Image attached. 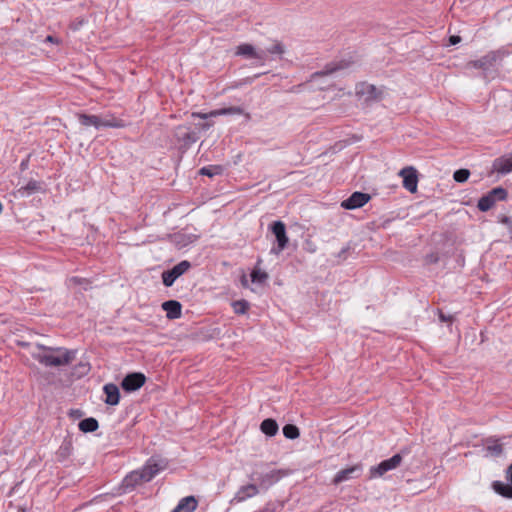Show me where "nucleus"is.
Instances as JSON below:
<instances>
[{
    "label": "nucleus",
    "instance_id": "obj_1",
    "mask_svg": "<svg viewBox=\"0 0 512 512\" xmlns=\"http://www.w3.org/2000/svg\"><path fill=\"white\" fill-rule=\"evenodd\" d=\"M76 350L64 347H49L36 344L31 356L45 367H61L71 364L76 358Z\"/></svg>",
    "mask_w": 512,
    "mask_h": 512
},
{
    "label": "nucleus",
    "instance_id": "obj_2",
    "mask_svg": "<svg viewBox=\"0 0 512 512\" xmlns=\"http://www.w3.org/2000/svg\"><path fill=\"white\" fill-rule=\"evenodd\" d=\"M402 462L400 453L393 455L391 458L383 460L376 466L370 468V477L376 478L383 476L386 472L396 469Z\"/></svg>",
    "mask_w": 512,
    "mask_h": 512
},
{
    "label": "nucleus",
    "instance_id": "obj_3",
    "mask_svg": "<svg viewBox=\"0 0 512 512\" xmlns=\"http://www.w3.org/2000/svg\"><path fill=\"white\" fill-rule=\"evenodd\" d=\"M191 267V264L187 260H183L176 264L172 269L164 271L162 273V281L166 287H171L175 280L186 273Z\"/></svg>",
    "mask_w": 512,
    "mask_h": 512
},
{
    "label": "nucleus",
    "instance_id": "obj_4",
    "mask_svg": "<svg viewBox=\"0 0 512 512\" xmlns=\"http://www.w3.org/2000/svg\"><path fill=\"white\" fill-rule=\"evenodd\" d=\"M271 231L275 235L277 241V247L272 248L271 252L278 255L287 247L289 242L285 224L282 221H275L271 225Z\"/></svg>",
    "mask_w": 512,
    "mask_h": 512
},
{
    "label": "nucleus",
    "instance_id": "obj_5",
    "mask_svg": "<svg viewBox=\"0 0 512 512\" xmlns=\"http://www.w3.org/2000/svg\"><path fill=\"white\" fill-rule=\"evenodd\" d=\"M509 436L496 437L490 436L484 439V449L487 453V456L492 457H500L503 455L504 449V441L508 439Z\"/></svg>",
    "mask_w": 512,
    "mask_h": 512
},
{
    "label": "nucleus",
    "instance_id": "obj_6",
    "mask_svg": "<svg viewBox=\"0 0 512 512\" xmlns=\"http://www.w3.org/2000/svg\"><path fill=\"white\" fill-rule=\"evenodd\" d=\"M370 199L371 196L368 193L356 191L341 202V207L346 210H354L363 207Z\"/></svg>",
    "mask_w": 512,
    "mask_h": 512
},
{
    "label": "nucleus",
    "instance_id": "obj_7",
    "mask_svg": "<svg viewBox=\"0 0 512 512\" xmlns=\"http://www.w3.org/2000/svg\"><path fill=\"white\" fill-rule=\"evenodd\" d=\"M146 382V377L140 372L130 373L124 377L121 386L126 392H133L140 389Z\"/></svg>",
    "mask_w": 512,
    "mask_h": 512
},
{
    "label": "nucleus",
    "instance_id": "obj_8",
    "mask_svg": "<svg viewBox=\"0 0 512 512\" xmlns=\"http://www.w3.org/2000/svg\"><path fill=\"white\" fill-rule=\"evenodd\" d=\"M399 175L403 178V187L409 192L415 193L418 185L416 169L413 167H405L401 169Z\"/></svg>",
    "mask_w": 512,
    "mask_h": 512
},
{
    "label": "nucleus",
    "instance_id": "obj_9",
    "mask_svg": "<svg viewBox=\"0 0 512 512\" xmlns=\"http://www.w3.org/2000/svg\"><path fill=\"white\" fill-rule=\"evenodd\" d=\"M244 114V110L238 106H232L228 108H221L212 110L209 113L193 112L191 115L193 118L208 119L210 117H217L222 115H241Z\"/></svg>",
    "mask_w": 512,
    "mask_h": 512
},
{
    "label": "nucleus",
    "instance_id": "obj_10",
    "mask_svg": "<svg viewBox=\"0 0 512 512\" xmlns=\"http://www.w3.org/2000/svg\"><path fill=\"white\" fill-rule=\"evenodd\" d=\"M175 137L184 147L191 146L199 139L196 132L192 131L189 127L182 125L176 128Z\"/></svg>",
    "mask_w": 512,
    "mask_h": 512
},
{
    "label": "nucleus",
    "instance_id": "obj_11",
    "mask_svg": "<svg viewBox=\"0 0 512 512\" xmlns=\"http://www.w3.org/2000/svg\"><path fill=\"white\" fill-rule=\"evenodd\" d=\"M361 471H362L361 464H355L348 468L342 469L334 476L332 483L334 485H338V484L348 481L350 479L357 478V477H359Z\"/></svg>",
    "mask_w": 512,
    "mask_h": 512
},
{
    "label": "nucleus",
    "instance_id": "obj_12",
    "mask_svg": "<svg viewBox=\"0 0 512 512\" xmlns=\"http://www.w3.org/2000/svg\"><path fill=\"white\" fill-rule=\"evenodd\" d=\"M236 55L257 59L261 65L265 64L267 56L265 51L257 52L251 44H241L237 47Z\"/></svg>",
    "mask_w": 512,
    "mask_h": 512
},
{
    "label": "nucleus",
    "instance_id": "obj_13",
    "mask_svg": "<svg viewBox=\"0 0 512 512\" xmlns=\"http://www.w3.org/2000/svg\"><path fill=\"white\" fill-rule=\"evenodd\" d=\"M165 468V464H162L155 459H149L146 464L140 469L143 475L144 481H151L161 470Z\"/></svg>",
    "mask_w": 512,
    "mask_h": 512
},
{
    "label": "nucleus",
    "instance_id": "obj_14",
    "mask_svg": "<svg viewBox=\"0 0 512 512\" xmlns=\"http://www.w3.org/2000/svg\"><path fill=\"white\" fill-rule=\"evenodd\" d=\"M42 191V183L36 180H30L28 183L24 186L19 187L15 192L14 195L16 197L25 198L29 197L35 193H38Z\"/></svg>",
    "mask_w": 512,
    "mask_h": 512
},
{
    "label": "nucleus",
    "instance_id": "obj_15",
    "mask_svg": "<svg viewBox=\"0 0 512 512\" xmlns=\"http://www.w3.org/2000/svg\"><path fill=\"white\" fill-rule=\"evenodd\" d=\"M496 60L497 54L495 52H490L480 59L469 62V65L473 68L487 71L494 66Z\"/></svg>",
    "mask_w": 512,
    "mask_h": 512
},
{
    "label": "nucleus",
    "instance_id": "obj_16",
    "mask_svg": "<svg viewBox=\"0 0 512 512\" xmlns=\"http://www.w3.org/2000/svg\"><path fill=\"white\" fill-rule=\"evenodd\" d=\"M104 394L106 398L104 402L107 405L115 406L120 401V391L117 385L113 383H108L103 387Z\"/></svg>",
    "mask_w": 512,
    "mask_h": 512
},
{
    "label": "nucleus",
    "instance_id": "obj_17",
    "mask_svg": "<svg viewBox=\"0 0 512 512\" xmlns=\"http://www.w3.org/2000/svg\"><path fill=\"white\" fill-rule=\"evenodd\" d=\"M283 475L284 474L281 470H271L268 473L261 474L258 477V481L261 487L268 488L269 486L278 482Z\"/></svg>",
    "mask_w": 512,
    "mask_h": 512
},
{
    "label": "nucleus",
    "instance_id": "obj_18",
    "mask_svg": "<svg viewBox=\"0 0 512 512\" xmlns=\"http://www.w3.org/2000/svg\"><path fill=\"white\" fill-rule=\"evenodd\" d=\"M197 506L198 501L194 496H186L179 501L171 512H194Z\"/></svg>",
    "mask_w": 512,
    "mask_h": 512
},
{
    "label": "nucleus",
    "instance_id": "obj_19",
    "mask_svg": "<svg viewBox=\"0 0 512 512\" xmlns=\"http://www.w3.org/2000/svg\"><path fill=\"white\" fill-rule=\"evenodd\" d=\"M162 308L166 311V316L169 319H177L181 316V304L176 300H168L162 304Z\"/></svg>",
    "mask_w": 512,
    "mask_h": 512
},
{
    "label": "nucleus",
    "instance_id": "obj_20",
    "mask_svg": "<svg viewBox=\"0 0 512 512\" xmlns=\"http://www.w3.org/2000/svg\"><path fill=\"white\" fill-rule=\"evenodd\" d=\"M258 492L259 491H258V488H257L256 485H254V484L244 485V486L240 487V489L236 493L234 499L237 502H243L246 499L251 498V497L257 495Z\"/></svg>",
    "mask_w": 512,
    "mask_h": 512
},
{
    "label": "nucleus",
    "instance_id": "obj_21",
    "mask_svg": "<svg viewBox=\"0 0 512 512\" xmlns=\"http://www.w3.org/2000/svg\"><path fill=\"white\" fill-rule=\"evenodd\" d=\"M493 168L500 174L512 172V154L509 157H501L494 161Z\"/></svg>",
    "mask_w": 512,
    "mask_h": 512
},
{
    "label": "nucleus",
    "instance_id": "obj_22",
    "mask_svg": "<svg viewBox=\"0 0 512 512\" xmlns=\"http://www.w3.org/2000/svg\"><path fill=\"white\" fill-rule=\"evenodd\" d=\"M357 94L366 95L367 100H379L381 99L382 92L374 85L362 84L361 88L357 90Z\"/></svg>",
    "mask_w": 512,
    "mask_h": 512
},
{
    "label": "nucleus",
    "instance_id": "obj_23",
    "mask_svg": "<svg viewBox=\"0 0 512 512\" xmlns=\"http://www.w3.org/2000/svg\"><path fill=\"white\" fill-rule=\"evenodd\" d=\"M78 120L83 126H94L96 129L101 128V117L97 115L78 114Z\"/></svg>",
    "mask_w": 512,
    "mask_h": 512
},
{
    "label": "nucleus",
    "instance_id": "obj_24",
    "mask_svg": "<svg viewBox=\"0 0 512 512\" xmlns=\"http://www.w3.org/2000/svg\"><path fill=\"white\" fill-rule=\"evenodd\" d=\"M143 482H145V481H144L143 475L140 472V470L132 471L130 474H128L124 478V481H123L124 486L126 488H133L136 485L141 484Z\"/></svg>",
    "mask_w": 512,
    "mask_h": 512
},
{
    "label": "nucleus",
    "instance_id": "obj_25",
    "mask_svg": "<svg viewBox=\"0 0 512 512\" xmlns=\"http://www.w3.org/2000/svg\"><path fill=\"white\" fill-rule=\"evenodd\" d=\"M260 429L265 435L272 437L277 434L279 427L274 419L267 418L262 421Z\"/></svg>",
    "mask_w": 512,
    "mask_h": 512
},
{
    "label": "nucleus",
    "instance_id": "obj_26",
    "mask_svg": "<svg viewBox=\"0 0 512 512\" xmlns=\"http://www.w3.org/2000/svg\"><path fill=\"white\" fill-rule=\"evenodd\" d=\"M492 488L499 495H501L505 498H508V499H512V483L507 484V483H503L501 481H494L492 483Z\"/></svg>",
    "mask_w": 512,
    "mask_h": 512
},
{
    "label": "nucleus",
    "instance_id": "obj_27",
    "mask_svg": "<svg viewBox=\"0 0 512 512\" xmlns=\"http://www.w3.org/2000/svg\"><path fill=\"white\" fill-rule=\"evenodd\" d=\"M125 126L126 123L122 119L116 118L113 115L101 117V127L123 128Z\"/></svg>",
    "mask_w": 512,
    "mask_h": 512
},
{
    "label": "nucleus",
    "instance_id": "obj_28",
    "mask_svg": "<svg viewBox=\"0 0 512 512\" xmlns=\"http://www.w3.org/2000/svg\"><path fill=\"white\" fill-rule=\"evenodd\" d=\"M78 427L82 432L89 433L96 431L99 427V424L95 418L89 417L80 421Z\"/></svg>",
    "mask_w": 512,
    "mask_h": 512
},
{
    "label": "nucleus",
    "instance_id": "obj_29",
    "mask_svg": "<svg viewBox=\"0 0 512 512\" xmlns=\"http://www.w3.org/2000/svg\"><path fill=\"white\" fill-rule=\"evenodd\" d=\"M494 205V200L488 194H486L479 199L477 207L480 211L486 212L490 210Z\"/></svg>",
    "mask_w": 512,
    "mask_h": 512
},
{
    "label": "nucleus",
    "instance_id": "obj_30",
    "mask_svg": "<svg viewBox=\"0 0 512 512\" xmlns=\"http://www.w3.org/2000/svg\"><path fill=\"white\" fill-rule=\"evenodd\" d=\"M283 434L288 439H296L300 436L299 428L293 424H286L283 427Z\"/></svg>",
    "mask_w": 512,
    "mask_h": 512
},
{
    "label": "nucleus",
    "instance_id": "obj_31",
    "mask_svg": "<svg viewBox=\"0 0 512 512\" xmlns=\"http://www.w3.org/2000/svg\"><path fill=\"white\" fill-rule=\"evenodd\" d=\"M488 195L496 201H503L507 198V191L502 187H496L493 188L490 192H488Z\"/></svg>",
    "mask_w": 512,
    "mask_h": 512
},
{
    "label": "nucleus",
    "instance_id": "obj_32",
    "mask_svg": "<svg viewBox=\"0 0 512 512\" xmlns=\"http://www.w3.org/2000/svg\"><path fill=\"white\" fill-rule=\"evenodd\" d=\"M249 303L246 300H237L232 303L233 310L236 314H245L249 309Z\"/></svg>",
    "mask_w": 512,
    "mask_h": 512
},
{
    "label": "nucleus",
    "instance_id": "obj_33",
    "mask_svg": "<svg viewBox=\"0 0 512 512\" xmlns=\"http://www.w3.org/2000/svg\"><path fill=\"white\" fill-rule=\"evenodd\" d=\"M340 69V66L334 65V64H328L325 66V68L322 71H318L312 74L311 78L315 79L320 76L330 75Z\"/></svg>",
    "mask_w": 512,
    "mask_h": 512
},
{
    "label": "nucleus",
    "instance_id": "obj_34",
    "mask_svg": "<svg viewBox=\"0 0 512 512\" xmlns=\"http://www.w3.org/2000/svg\"><path fill=\"white\" fill-rule=\"evenodd\" d=\"M470 171L468 169H459L454 172L453 178L458 183H464L468 180Z\"/></svg>",
    "mask_w": 512,
    "mask_h": 512
},
{
    "label": "nucleus",
    "instance_id": "obj_35",
    "mask_svg": "<svg viewBox=\"0 0 512 512\" xmlns=\"http://www.w3.org/2000/svg\"><path fill=\"white\" fill-rule=\"evenodd\" d=\"M267 278L268 274L260 270H253L251 273V280L254 283H263L266 281Z\"/></svg>",
    "mask_w": 512,
    "mask_h": 512
},
{
    "label": "nucleus",
    "instance_id": "obj_36",
    "mask_svg": "<svg viewBox=\"0 0 512 512\" xmlns=\"http://www.w3.org/2000/svg\"><path fill=\"white\" fill-rule=\"evenodd\" d=\"M267 52L270 54L283 55L285 52V48L280 41L275 40L274 44L267 49Z\"/></svg>",
    "mask_w": 512,
    "mask_h": 512
},
{
    "label": "nucleus",
    "instance_id": "obj_37",
    "mask_svg": "<svg viewBox=\"0 0 512 512\" xmlns=\"http://www.w3.org/2000/svg\"><path fill=\"white\" fill-rule=\"evenodd\" d=\"M219 166H207L200 169V174L208 177H213L216 174L220 173Z\"/></svg>",
    "mask_w": 512,
    "mask_h": 512
},
{
    "label": "nucleus",
    "instance_id": "obj_38",
    "mask_svg": "<svg viewBox=\"0 0 512 512\" xmlns=\"http://www.w3.org/2000/svg\"><path fill=\"white\" fill-rule=\"evenodd\" d=\"M499 222L507 226L508 232L510 234V239L512 240V219L508 216L503 215L499 218Z\"/></svg>",
    "mask_w": 512,
    "mask_h": 512
},
{
    "label": "nucleus",
    "instance_id": "obj_39",
    "mask_svg": "<svg viewBox=\"0 0 512 512\" xmlns=\"http://www.w3.org/2000/svg\"><path fill=\"white\" fill-rule=\"evenodd\" d=\"M438 315L441 322L451 323L454 319L452 315H446L442 312V310H438Z\"/></svg>",
    "mask_w": 512,
    "mask_h": 512
},
{
    "label": "nucleus",
    "instance_id": "obj_40",
    "mask_svg": "<svg viewBox=\"0 0 512 512\" xmlns=\"http://www.w3.org/2000/svg\"><path fill=\"white\" fill-rule=\"evenodd\" d=\"M460 41H461V37L458 35H452L449 37V43L451 45H456V44L460 43Z\"/></svg>",
    "mask_w": 512,
    "mask_h": 512
},
{
    "label": "nucleus",
    "instance_id": "obj_41",
    "mask_svg": "<svg viewBox=\"0 0 512 512\" xmlns=\"http://www.w3.org/2000/svg\"><path fill=\"white\" fill-rule=\"evenodd\" d=\"M84 23V19H78L77 21L71 24V28L73 30H78Z\"/></svg>",
    "mask_w": 512,
    "mask_h": 512
},
{
    "label": "nucleus",
    "instance_id": "obj_42",
    "mask_svg": "<svg viewBox=\"0 0 512 512\" xmlns=\"http://www.w3.org/2000/svg\"><path fill=\"white\" fill-rule=\"evenodd\" d=\"M213 125L212 122H206L200 125V128L203 130H208Z\"/></svg>",
    "mask_w": 512,
    "mask_h": 512
},
{
    "label": "nucleus",
    "instance_id": "obj_43",
    "mask_svg": "<svg viewBox=\"0 0 512 512\" xmlns=\"http://www.w3.org/2000/svg\"><path fill=\"white\" fill-rule=\"evenodd\" d=\"M507 478L510 480V482L512 483V463L509 465L508 469H507Z\"/></svg>",
    "mask_w": 512,
    "mask_h": 512
},
{
    "label": "nucleus",
    "instance_id": "obj_44",
    "mask_svg": "<svg viewBox=\"0 0 512 512\" xmlns=\"http://www.w3.org/2000/svg\"><path fill=\"white\" fill-rule=\"evenodd\" d=\"M241 284H242V286H243V287H245V288H247V287H248V280H247V278H246V276H245V275H243V276H242V278H241Z\"/></svg>",
    "mask_w": 512,
    "mask_h": 512
},
{
    "label": "nucleus",
    "instance_id": "obj_45",
    "mask_svg": "<svg viewBox=\"0 0 512 512\" xmlns=\"http://www.w3.org/2000/svg\"><path fill=\"white\" fill-rule=\"evenodd\" d=\"M427 259H428V262H430V263H436L438 261V258L434 255L428 256Z\"/></svg>",
    "mask_w": 512,
    "mask_h": 512
},
{
    "label": "nucleus",
    "instance_id": "obj_46",
    "mask_svg": "<svg viewBox=\"0 0 512 512\" xmlns=\"http://www.w3.org/2000/svg\"><path fill=\"white\" fill-rule=\"evenodd\" d=\"M71 281H72V282H74V283H76V284H80V283H81V280H80V279H78L77 277H73V278H71Z\"/></svg>",
    "mask_w": 512,
    "mask_h": 512
},
{
    "label": "nucleus",
    "instance_id": "obj_47",
    "mask_svg": "<svg viewBox=\"0 0 512 512\" xmlns=\"http://www.w3.org/2000/svg\"><path fill=\"white\" fill-rule=\"evenodd\" d=\"M255 512H272V510L270 508L266 507L261 510L255 511Z\"/></svg>",
    "mask_w": 512,
    "mask_h": 512
},
{
    "label": "nucleus",
    "instance_id": "obj_48",
    "mask_svg": "<svg viewBox=\"0 0 512 512\" xmlns=\"http://www.w3.org/2000/svg\"><path fill=\"white\" fill-rule=\"evenodd\" d=\"M46 40L49 41V42H53L54 38H53V36L49 35V36H47Z\"/></svg>",
    "mask_w": 512,
    "mask_h": 512
},
{
    "label": "nucleus",
    "instance_id": "obj_49",
    "mask_svg": "<svg viewBox=\"0 0 512 512\" xmlns=\"http://www.w3.org/2000/svg\"><path fill=\"white\" fill-rule=\"evenodd\" d=\"M309 252H311V253L315 252V248L309 249Z\"/></svg>",
    "mask_w": 512,
    "mask_h": 512
}]
</instances>
